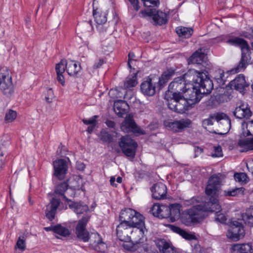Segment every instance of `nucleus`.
<instances>
[{"mask_svg": "<svg viewBox=\"0 0 253 253\" xmlns=\"http://www.w3.org/2000/svg\"><path fill=\"white\" fill-rule=\"evenodd\" d=\"M245 235V230L242 224L237 221L231 223L227 236L232 241H237Z\"/></svg>", "mask_w": 253, "mask_h": 253, "instance_id": "13", "label": "nucleus"}, {"mask_svg": "<svg viewBox=\"0 0 253 253\" xmlns=\"http://www.w3.org/2000/svg\"><path fill=\"white\" fill-rule=\"evenodd\" d=\"M120 93L117 89H111L109 94L111 97L121 98L122 95L120 94Z\"/></svg>", "mask_w": 253, "mask_h": 253, "instance_id": "59", "label": "nucleus"}, {"mask_svg": "<svg viewBox=\"0 0 253 253\" xmlns=\"http://www.w3.org/2000/svg\"><path fill=\"white\" fill-rule=\"evenodd\" d=\"M2 143L0 145V171L3 169L5 161L6 158V154L7 152L6 146L9 144L8 138L2 140Z\"/></svg>", "mask_w": 253, "mask_h": 253, "instance_id": "33", "label": "nucleus"}, {"mask_svg": "<svg viewBox=\"0 0 253 253\" xmlns=\"http://www.w3.org/2000/svg\"><path fill=\"white\" fill-rule=\"evenodd\" d=\"M54 233L64 237H67L70 236L71 232L67 227L61 224H57L55 225V229H54Z\"/></svg>", "mask_w": 253, "mask_h": 253, "instance_id": "38", "label": "nucleus"}, {"mask_svg": "<svg viewBox=\"0 0 253 253\" xmlns=\"http://www.w3.org/2000/svg\"><path fill=\"white\" fill-rule=\"evenodd\" d=\"M82 69L81 65L74 61H66V70L70 76L77 77Z\"/></svg>", "mask_w": 253, "mask_h": 253, "instance_id": "27", "label": "nucleus"}, {"mask_svg": "<svg viewBox=\"0 0 253 253\" xmlns=\"http://www.w3.org/2000/svg\"><path fill=\"white\" fill-rule=\"evenodd\" d=\"M212 157H219L223 156L222 149L220 146L214 147L213 152L211 154Z\"/></svg>", "mask_w": 253, "mask_h": 253, "instance_id": "54", "label": "nucleus"}, {"mask_svg": "<svg viewBox=\"0 0 253 253\" xmlns=\"http://www.w3.org/2000/svg\"><path fill=\"white\" fill-rule=\"evenodd\" d=\"M121 130L125 132H132L139 134H145V132L134 122L132 117H126L121 125Z\"/></svg>", "mask_w": 253, "mask_h": 253, "instance_id": "14", "label": "nucleus"}, {"mask_svg": "<svg viewBox=\"0 0 253 253\" xmlns=\"http://www.w3.org/2000/svg\"><path fill=\"white\" fill-rule=\"evenodd\" d=\"M98 117V116L95 115L93 116L92 117L90 118L89 119H83L82 120L83 122L86 125H90V126L92 125H96V119Z\"/></svg>", "mask_w": 253, "mask_h": 253, "instance_id": "53", "label": "nucleus"}, {"mask_svg": "<svg viewBox=\"0 0 253 253\" xmlns=\"http://www.w3.org/2000/svg\"><path fill=\"white\" fill-rule=\"evenodd\" d=\"M227 42L235 46H239L242 50L241 60L236 67L231 71L233 73H237L244 71L251 60L249 46L244 39L236 37L227 40Z\"/></svg>", "mask_w": 253, "mask_h": 253, "instance_id": "4", "label": "nucleus"}, {"mask_svg": "<svg viewBox=\"0 0 253 253\" xmlns=\"http://www.w3.org/2000/svg\"><path fill=\"white\" fill-rule=\"evenodd\" d=\"M137 73H133L131 77H127L125 83L124 87L127 89H130L134 87L137 84Z\"/></svg>", "mask_w": 253, "mask_h": 253, "instance_id": "39", "label": "nucleus"}, {"mask_svg": "<svg viewBox=\"0 0 253 253\" xmlns=\"http://www.w3.org/2000/svg\"><path fill=\"white\" fill-rule=\"evenodd\" d=\"M132 227L135 228V227L127 225L125 223H120L116 229L117 235L119 239L121 241L127 242L130 240L129 234H131L132 237L136 239L135 236L138 235L137 240L139 242H141L142 238L140 240L139 239V233H135V230H132L131 229Z\"/></svg>", "mask_w": 253, "mask_h": 253, "instance_id": "10", "label": "nucleus"}, {"mask_svg": "<svg viewBox=\"0 0 253 253\" xmlns=\"http://www.w3.org/2000/svg\"><path fill=\"white\" fill-rule=\"evenodd\" d=\"M67 204L69 208L77 214H83L89 210L88 207L83 203H75L71 201Z\"/></svg>", "mask_w": 253, "mask_h": 253, "instance_id": "31", "label": "nucleus"}, {"mask_svg": "<svg viewBox=\"0 0 253 253\" xmlns=\"http://www.w3.org/2000/svg\"><path fill=\"white\" fill-rule=\"evenodd\" d=\"M165 99L169 108L174 112L183 113L188 110L185 104L187 103L186 100L182 94L168 90L165 94Z\"/></svg>", "mask_w": 253, "mask_h": 253, "instance_id": "5", "label": "nucleus"}, {"mask_svg": "<svg viewBox=\"0 0 253 253\" xmlns=\"http://www.w3.org/2000/svg\"><path fill=\"white\" fill-rule=\"evenodd\" d=\"M229 86L232 89H234L241 93H244L245 88L249 87V84L246 83L245 77L243 75H239L229 83Z\"/></svg>", "mask_w": 253, "mask_h": 253, "instance_id": "19", "label": "nucleus"}, {"mask_svg": "<svg viewBox=\"0 0 253 253\" xmlns=\"http://www.w3.org/2000/svg\"><path fill=\"white\" fill-rule=\"evenodd\" d=\"M242 217L246 224L253 226V208L247 209L246 212L242 214Z\"/></svg>", "mask_w": 253, "mask_h": 253, "instance_id": "37", "label": "nucleus"}, {"mask_svg": "<svg viewBox=\"0 0 253 253\" xmlns=\"http://www.w3.org/2000/svg\"><path fill=\"white\" fill-rule=\"evenodd\" d=\"M183 238L187 240H192L196 239V237L194 235L189 233L185 230H182L180 235Z\"/></svg>", "mask_w": 253, "mask_h": 253, "instance_id": "55", "label": "nucleus"}, {"mask_svg": "<svg viewBox=\"0 0 253 253\" xmlns=\"http://www.w3.org/2000/svg\"><path fill=\"white\" fill-rule=\"evenodd\" d=\"M224 72L221 69H218L214 72V79L220 84H224L225 80L224 79Z\"/></svg>", "mask_w": 253, "mask_h": 253, "instance_id": "41", "label": "nucleus"}, {"mask_svg": "<svg viewBox=\"0 0 253 253\" xmlns=\"http://www.w3.org/2000/svg\"><path fill=\"white\" fill-rule=\"evenodd\" d=\"M93 238L95 239L94 241L92 242L91 241L90 245L92 246L93 249L99 252H104L106 249V245L102 241L101 237L98 234H92Z\"/></svg>", "mask_w": 253, "mask_h": 253, "instance_id": "29", "label": "nucleus"}, {"mask_svg": "<svg viewBox=\"0 0 253 253\" xmlns=\"http://www.w3.org/2000/svg\"><path fill=\"white\" fill-rule=\"evenodd\" d=\"M221 211V207H220V210H216L214 211H206L207 212H215V219L216 221L220 223H224L227 220L226 216L220 211Z\"/></svg>", "mask_w": 253, "mask_h": 253, "instance_id": "44", "label": "nucleus"}, {"mask_svg": "<svg viewBox=\"0 0 253 253\" xmlns=\"http://www.w3.org/2000/svg\"><path fill=\"white\" fill-rule=\"evenodd\" d=\"M119 145L122 152L131 159L134 158L138 145L136 141L128 136H122Z\"/></svg>", "mask_w": 253, "mask_h": 253, "instance_id": "9", "label": "nucleus"}, {"mask_svg": "<svg viewBox=\"0 0 253 253\" xmlns=\"http://www.w3.org/2000/svg\"><path fill=\"white\" fill-rule=\"evenodd\" d=\"M238 144L239 147L243 148L240 150L241 152L253 150V138L241 139Z\"/></svg>", "mask_w": 253, "mask_h": 253, "instance_id": "35", "label": "nucleus"}, {"mask_svg": "<svg viewBox=\"0 0 253 253\" xmlns=\"http://www.w3.org/2000/svg\"><path fill=\"white\" fill-rule=\"evenodd\" d=\"M104 61L103 59H98L94 64L93 69H96L100 68L102 65L104 64Z\"/></svg>", "mask_w": 253, "mask_h": 253, "instance_id": "61", "label": "nucleus"}, {"mask_svg": "<svg viewBox=\"0 0 253 253\" xmlns=\"http://www.w3.org/2000/svg\"><path fill=\"white\" fill-rule=\"evenodd\" d=\"M143 2L145 7H150V8L158 7L159 4V0H144Z\"/></svg>", "mask_w": 253, "mask_h": 253, "instance_id": "51", "label": "nucleus"}, {"mask_svg": "<svg viewBox=\"0 0 253 253\" xmlns=\"http://www.w3.org/2000/svg\"><path fill=\"white\" fill-rule=\"evenodd\" d=\"M66 60L62 59L60 62L55 66V70L57 74H63L66 69Z\"/></svg>", "mask_w": 253, "mask_h": 253, "instance_id": "45", "label": "nucleus"}, {"mask_svg": "<svg viewBox=\"0 0 253 253\" xmlns=\"http://www.w3.org/2000/svg\"><path fill=\"white\" fill-rule=\"evenodd\" d=\"M234 178L236 181L247 182L248 177L247 175L244 172L236 173L234 174Z\"/></svg>", "mask_w": 253, "mask_h": 253, "instance_id": "49", "label": "nucleus"}, {"mask_svg": "<svg viewBox=\"0 0 253 253\" xmlns=\"http://www.w3.org/2000/svg\"><path fill=\"white\" fill-rule=\"evenodd\" d=\"M139 15L143 17H152L155 25H162L168 22L167 14L165 12L157 10L156 8L141 10Z\"/></svg>", "mask_w": 253, "mask_h": 253, "instance_id": "11", "label": "nucleus"}, {"mask_svg": "<svg viewBox=\"0 0 253 253\" xmlns=\"http://www.w3.org/2000/svg\"><path fill=\"white\" fill-rule=\"evenodd\" d=\"M99 137L105 143L109 144L113 141V135L104 129H102L100 131Z\"/></svg>", "mask_w": 253, "mask_h": 253, "instance_id": "40", "label": "nucleus"}, {"mask_svg": "<svg viewBox=\"0 0 253 253\" xmlns=\"http://www.w3.org/2000/svg\"><path fill=\"white\" fill-rule=\"evenodd\" d=\"M206 56V54L202 52L201 49L198 50L188 58V64H202Z\"/></svg>", "mask_w": 253, "mask_h": 253, "instance_id": "30", "label": "nucleus"}, {"mask_svg": "<svg viewBox=\"0 0 253 253\" xmlns=\"http://www.w3.org/2000/svg\"><path fill=\"white\" fill-rule=\"evenodd\" d=\"M195 75L196 78L193 79L192 87H187L184 93L188 110L200 101L204 94H210L213 88L212 81L208 76L207 72L197 71Z\"/></svg>", "mask_w": 253, "mask_h": 253, "instance_id": "1", "label": "nucleus"}, {"mask_svg": "<svg viewBox=\"0 0 253 253\" xmlns=\"http://www.w3.org/2000/svg\"><path fill=\"white\" fill-rule=\"evenodd\" d=\"M174 74V70L171 68L168 69L163 73L161 77L159 78V81L157 83L159 90L162 89V88L166 85L168 82Z\"/></svg>", "mask_w": 253, "mask_h": 253, "instance_id": "28", "label": "nucleus"}, {"mask_svg": "<svg viewBox=\"0 0 253 253\" xmlns=\"http://www.w3.org/2000/svg\"><path fill=\"white\" fill-rule=\"evenodd\" d=\"M215 99L219 103L227 101V96L225 94H219L215 96Z\"/></svg>", "mask_w": 253, "mask_h": 253, "instance_id": "56", "label": "nucleus"}, {"mask_svg": "<svg viewBox=\"0 0 253 253\" xmlns=\"http://www.w3.org/2000/svg\"><path fill=\"white\" fill-rule=\"evenodd\" d=\"M68 187V185L65 182L58 184L55 189L53 197H56V198L60 199V201L61 199H64L67 203H68L69 202H71V200H69L66 195H68L69 192ZM69 191L71 192V195H74V192L72 190L70 189Z\"/></svg>", "mask_w": 253, "mask_h": 253, "instance_id": "18", "label": "nucleus"}, {"mask_svg": "<svg viewBox=\"0 0 253 253\" xmlns=\"http://www.w3.org/2000/svg\"><path fill=\"white\" fill-rule=\"evenodd\" d=\"M175 31L179 37L183 38H190L193 32L192 28L182 26L177 27Z\"/></svg>", "mask_w": 253, "mask_h": 253, "instance_id": "36", "label": "nucleus"}, {"mask_svg": "<svg viewBox=\"0 0 253 253\" xmlns=\"http://www.w3.org/2000/svg\"><path fill=\"white\" fill-rule=\"evenodd\" d=\"M156 245L160 251L163 253H177L175 248L165 239L157 240Z\"/></svg>", "mask_w": 253, "mask_h": 253, "instance_id": "26", "label": "nucleus"}, {"mask_svg": "<svg viewBox=\"0 0 253 253\" xmlns=\"http://www.w3.org/2000/svg\"><path fill=\"white\" fill-rule=\"evenodd\" d=\"M151 191L152 197L156 200L164 199L166 197L167 187L161 182L154 184L151 188Z\"/></svg>", "mask_w": 253, "mask_h": 253, "instance_id": "20", "label": "nucleus"}, {"mask_svg": "<svg viewBox=\"0 0 253 253\" xmlns=\"http://www.w3.org/2000/svg\"><path fill=\"white\" fill-rule=\"evenodd\" d=\"M60 205V199L56 197H52L50 203L47 205L45 210V216L50 221H52L55 217L57 209Z\"/></svg>", "mask_w": 253, "mask_h": 253, "instance_id": "21", "label": "nucleus"}, {"mask_svg": "<svg viewBox=\"0 0 253 253\" xmlns=\"http://www.w3.org/2000/svg\"><path fill=\"white\" fill-rule=\"evenodd\" d=\"M156 84L150 77L145 79L140 85L142 93L146 96H152L156 93Z\"/></svg>", "mask_w": 253, "mask_h": 253, "instance_id": "17", "label": "nucleus"}, {"mask_svg": "<svg viewBox=\"0 0 253 253\" xmlns=\"http://www.w3.org/2000/svg\"><path fill=\"white\" fill-rule=\"evenodd\" d=\"M169 208V218L171 222H174L177 220L180 216L181 206L179 204L175 203L170 204Z\"/></svg>", "mask_w": 253, "mask_h": 253, "instance_id": "32", "label": "nucleus"}, {"mask_svg": "<svg viewBox=\"0 0 253 253\" xmlns=\"http://www.w3.org/2000/svg\"><path fill=\"white\" fill-rule=\"evenodd\" d=\"M192 122L189 119H182L178 121L165 123L166 126L174 132H180L190 127Z\"/></svg>", "mask_w": 253, "mask_h": 253, "instance_id": "15", "label": "nucleus"}, {"mask_svg": "<svg viewBox=\"0 0 253 253\" xmlns=\"http://www.w3.org/2000/svg\"><path fill=\"white\" fill-rule=\"evenodd\" d=\"M93 30L92 22L91 20L84 21L77 26L78 34L80 35L81 39L85 38L91 35Z\"/></svg>", "mask_w": 253, "mask_h": 253, "instance_id": "23", "label": "nucleus"}, {"mask_svg": "<svg viewBox=\"0 0 253 253\" xmlns=\"http://www.w3.org/2000/svg\"><path fill=\"white\" fill-rule=\"evenodd\" d=\"M130 3L131 7L133 9L136 11H137L140 9V6L139 5V2L138 0H127Z\"/></svg>", "mask_w": 253, "mask_h": 253, "instance_id": "57", "label": "nucleus"}, {"mask_svg": "<svg viewBox=\"0 0 253 253\" xmlns=\"http://www.w3.org/2000/svg\"><path fill=\"white\" fill-rule=\"evenodd\" d=\"M96 27L97 30L101 33H104L107 31V28L104 24H97Z\"/></svg>", "mask_w": 253, "mask_h": 253, "instance_id": "63", "label": "nucleus"}, {"mask_svg": "<svg viewBox=\"0 0 253 253\" xmlns=\"http://www.w3.org/2000/svg\"><path fill=\"white\" fill-rule=\"evenodd\" d=\"M242 129L244 130L246 128L247 129V133L245 134V132L243 131V134L245 136H249L253 134V120L249 121L248 123L244 122L242 123Z\"/></svg>", "mask_w": 253, "mask_h": 253, "instance_id": "42", "label": "nucleus"}, {"mask_svg": "<svg viewBox=\"0 0 253 253\" xmlns=\"http://www.w3.org/2000/svg\"><path fill=\"white\" fill-rule=\"evenodd\" d=\"M214 119L213 117H211L210 118L205 119L203 121V126L207 128V126L212 125L213 120Z\"/></svg>", "mask_w": 253, "mask_h": 253, "instance_id": "60", "label": "nucleus"}, {"mask_svg": "<svg viewBox=\"0 0 253 253\" xmlns=\"http://www.w3.org/2000/svg\"><path fill=\"white\" fill-rule=\"evenodd\" d=\"M54 167L53 175L59 180L65 178L68 171V164L64 159H58L53 163Z\"/></svg>", "mask_w": 253, "mask_h": 253, "instance_id": "16", "label": "nucleus"}, {"mask_svg": "<svg viewBox=\"0 0 253 253\" xmlns=\"http://www.w3.org/2000/svg\"><path fill=\"white\" fill-rule=\"evenodd\" d=\"M15 248H18L22 252H23L26 248V243L24 236H20L17 241Z\"/></svg>", "mask_w": 253, "mask_h": 253, "instance_id": "48", "label": "nucleus"}, {"mask_svg": "<svg viewBox=\"0 0 253 253\" xmlns=\"http://www.w3.org/2000/svg\"><path fill=\"white\" fill-rule=\"evenodd\" d=\"M119 218L120 223H125L136 228L135 233H139V240L145 236L147 230L145 226V218L139 212L131 208H126L121 211Z\"/></svg>", "mask_w": 253, "mask_h": 253, "instance_id": "3", "label": "nucleus"}, {"mask_svg": "<svg viewBox=\"0 0 253 253\" xmlns=\"http://www.w3.org/2000/svg\"><path fill=\"white\" fill-rule=\"evenodd\" d=\"M215 120L218 122L221 120L223 121L221 123L223 124L226 125L227 126H230L231 121L229 118L224 113L217 114L213 117Z\"/></svg>", "mask_w": 253, "mask_h": 253, "instance_id": "43", "label": "nucleus"}, {"mask_svg": "<svg viewBox=\"0 0 253 253\" xmlns=\"http://www.w3.org/2000/svg\"><path fill=\"white\" fill-rule=\"evenodd\" d=\"M161 206L158 204H155L151 208L150 211L153 215L156 217H159L161 211Z\"/></svg>", "mask_w": 253, "mask_h": 253, "instance_id": "52", "label": "nucleus"}, {"mask_svg": "<svg viewBox=\"0 0 253 253\" xmlns=\"http://www.w3.org/2000/svg\"><path fill=\"white\" fill-rule=\"evenodd\" d=\"M129 109L127 103L123 100H117L114 101V110L119 117H123Z\"/></svg>", "mask_w": 253, "mask_h": 253, "instance_id": "24", "label": "nucleus"}, {"mask_svg": "<svg viewBox=\"0 0 253 253\" xmlns=\"http://www.w3.org/2000/svg\"><path fill=\"white\" fill-rule=\"evenodd\" d=\"M45 96L46 101L50 103L52 101V98L54 97V93L51 88H48L47 90V93Z\"/></svg>", "mask_w": 253, "mask_h": 253, "instance_id": "58", "label": "nucleus"}, {"mask_svg": "<svg viewBox=\"0 0 253 253\" xmlns=\"http://www.w3.org/2000/svg\"><path fill=\"white\" fill-rule=\"evenodd\" d=\"M205 205L202 203L188 209L182 217V222L186 226L197 224L203 219V212L211 211L205 209Z\"/></svg>", "mask_w": 253, "mask_h": 253, "instance_id": "6", "label": "nucleus"}, {"mask_svg": "<svg viewBox=\"0 0 253 253\" xmlns=\"http://www.w3.org/2000/svg\"><path fill=\"white\" fill-rule=\"evenodd\" d=\"M233 114L236 118L240 119H248L252 115L250 108L247 104L245 103H242L237 106L233 112Z\"/></svg>", "mask_w": 253, "mask_h": 253, "instance_id": "22", "label": "nucleus"}, {"mask_svg": "<svg viewBox=\"0 0 253 253\" xmlns=\"http://www.w3.org/2000/svg\"><path fill=\"white\" fill-rule=\"evenodd\" d=\"M105 123L109 127L115 128L116 124L114 121L110 120H107Z\"/></svg>", "mask_w": 253, "mask_h": 253, "instance_id": "64", "label": "nucleus"}, {"mask_svg": "<svg viewBox=\"0 0 253 253\" xmlns=\"http://www.w3.org/2000/svg\"><path fill=\"white\" fill-rule=\"evenodd\" d=\"M161 211L159 214V217L162 218H169V208L168 206L165 205H161Z\"/></svg>", "mask_w": 253, "mask_h": 253, "instance_id": "50", "label": "nucleus"}, {"mask_svg": "<svg viewBox=\"0 0 253 253\" xmlns=\"http://www.w3.org/2000/svg\"><path fill=\"white\" fill-rule=\"evenodd\" d=\"M89 219L90 216H83L79 220L76 227V234L77 237L84 242H88L92 236V234L89 236V233L86 229V224Z\"/></svg>", "mask_w": 253, "mask_h": 253, "instance_id": "12", "label": "nucleus"}, {"mask_svg": "<svg viewBox=\"0 0 253 253\" xmlns=\"http://www.w3.org/2000/svg\"><path fill=\"white\" fill-rule=\"evenodd\" d=\"M57 80L58 82L62 84V86L65 85V80L63 74H57Z\"/></svg>", "mask_w": 253, "mask_h": 253, "instance_id": "62", "label": "nucleus"}, {"mask_svg": "<svg viewBox=\"0 0 253 253\" xmlns=\"http://www.w3.org/2000/svg\"><path fill=\"white\" fill-rule=\"evenodd\" d=\"M196 72L197 71L195 70H190L183 76L175 78L174 81L169 84L168 90L172 91V93L183 95L188 85L186 84V82L188 81L187 78L190 74H194V76H195Z\"/></svg>", "mask_w": 253, "mask_h": 253, "instance_id": "8", "label": "nucleus"}, {"mask_svg": "<svg viewBox=\"0 0 253 253\" xmlns=\"http://www.w3.org/2000/svg\"><path fill=\"white\" fill-rule=\"evenodd\" d=\"M0 90L7 97H10L14 92L11 72L7 67L0 68Z\"/></svg>", "mask_w": 253, "mask_h": 253, "instance_id": "7", "label": "nucleus"}, {"mask_svg": "<svg viewBox=\"0 0 253 253\" xmlns=\"http://www.w3.org/2000/svg\"><path fill=\"white\" fill-rule=\"evenodd\" d=\"M233 253H253L251 244H236L232 247Z\"/></svg>", "mask_w": 253, "mask_h": 253, "instance_id": "34", "label": "nucleus"}, {"mask_svg": "<svg viewBox=\"0 0 253 253\" xmlns=\"http://www.w3.org/2000/svg\"><path fill=\"white\" fill-rule=\"evenodd\" d=\"M222 175L220 173L211 176L206 187L205 193L210 196L208 201L203 203L205 205V209L214 211L220 210V205L218 200V195L221 190Z\"/></svg>", "mask_w": 253, "mask_h": 253, "instance_id": "2", "label": "nucleus"}, {"mask_svg": "<svg viewBox=\"0 0 253 253\" xmlns=\"http://www.w3.org/2000/svg\"><path fill=\"white\" fill-rule=\"evenodd\" d=\"M17 117V113L16 111L12 110H9L8 112L5 114L4 119L7 122H12Z\"/></svg>", "mask_w": 253, "mask_h": 253, "instance_id": "47", "label": "nucleus"}, {"mask_svg": "<svg viewBox=\"0 0 253 253\" xmlns=\"http://www.w3.org/2000/svg\"><path fill=\"white\" fill-rule=\"evenodd\" d=\"M107 15V10L102 8H93V16L97 24H105Z\"/></svg>", "mask_w": 253, "mask_h": 253, "instance_id": "25", "label": "nucleus"}, {"mask_svg": "<svg viewBox=\"0 0 253 253\" xmlns=\"http://www.w3.org/2000/svg\"><path fill=\"white\" fill-rule=\"evenodd\" d=\"M243 187L238 188H234L231 190H225L224 191V195L226 196H235L240 193H242L244 191Z\"/></svg>", "mask_w": 253, "mask_h": 253, "instance_id": "46", "label": "nucleus"}]
</instances>
